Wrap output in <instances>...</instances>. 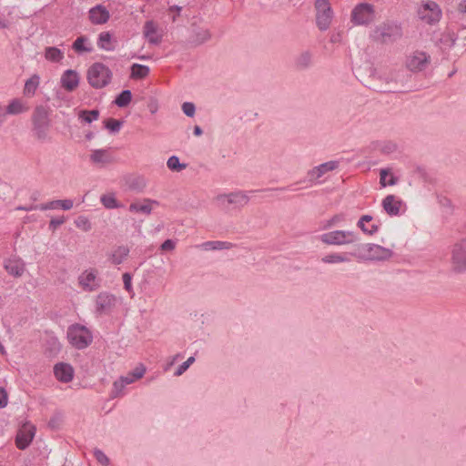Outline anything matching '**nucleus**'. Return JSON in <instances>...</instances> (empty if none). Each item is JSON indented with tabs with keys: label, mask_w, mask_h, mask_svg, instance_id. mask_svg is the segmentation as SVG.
<instances>
[{
	"label": "nucleus",
	"mask_w": 466,
	"mask_h": 466,
	"mask_svg": "<svg viewBox=\"0 0 466 466\" xmlns=\"http://www.w3.org/2000/svg\"><path fill=\"white\" fill-rule=\"evenodd\" d=\"M79 75L76 70L67 69L61 76V86L68 92L74 91L79 85Z\"/></svg>",
	"instance_id": "nucleus-16"
},
{
	"label": "nucleus",
	"mask_w": 466,
	"mask_h": 466,
	"mask_svg": "<svg viewBox=\"0 0 466 466\" xmlns=\"http://www.w3.org/2000/svg\"><path fill=\"white\" fill-rule=\"evenodd\" d=\"M54 374L59 381L67 383L74 378V369L68 363H56L54 367Z\"/></svg>",
	"instance_id": "nucleus-18"
},
{
	"label": "nucleus",
	"mask_w": 466,
	"mask_h": 466,
	"mask_svg": "<svg viewBox=\"0 0 466 466\" xmlns=\"http://www.w3.org/2000/svg\"><path fill=\"white\" fill-rule=\"evenodd\" d=\"M112 71L103 63H94L87 70V81L96 89L106 86L112 79Z\"/></svg>",
	"instance_id": "nucleus-5"
},
{
	"label": "nucleus",
	"mask_w": 466,
	"mask_h": 466,
	"mask_svg": "<svg viewBox=\"0 0 466 466\" xmlns=\"http://www.w3.org/2000/svg\"><path fill=\"white\" fill-rule=\"evenodd\" d=\"M458 10L461 13H466V1H463V2L459 4Z\"/></svg>",
	"instance_id": "nucleus-62"
},
{
	"label": "nucleus",
	"mask_w": 466,
	"mask_h": 466,
	"mask_svg": "<svg viewBox=\"0 0 466 466\" xmlns=\"http://www.w3.org/2000/svg\"><path fill=\"white\" fill-rule=\"evenodd\" d=\"M132 100V93L129 89H125L121 91L115 98V104L118 107H126L127 106Z\"/></svg>",
	"instance_id": "nucleus-34"
},
{
	"label": "nucleus",
	"mask_w": 466,
	"mask_h": 466,
	"mask_svg": "<svg viewBox=\"0 0 466 466\" xmlns=\"http://www.w3.org/2000/svg\"><path fill=\"white\" fill-rule=\"evenodd\" d=\"M345 220V216L343 214L334 215L327 223V228L337 225Z\"/></svg>",
	"instance_id": "nucleus-53"
},
{
	"label": "nucleus",
	"mask_w": 466,
	"mask_h": 466,
	"mask_svg": "<svg viewBox=\"0 0 466 466\" xmlns=\"http://www.w3.org/2000/svg\"><path fill=\"white\" fill-rule=\"evenodd\" d=\"M76 227L84 230L85 232H87L91 230L92 226L88 218L85 216H79L75 220Z\"/></svg>",
	"instance_id": "nucleus-44"
},
{
	"label": "nucleus",
	"mask_w": 466,
	"mask_h": 466,
	"mask_svg": "<svg viewBox=\"0 0 466 466\" xmlns=\"http://www.w3.org/2000/svg\"><path fill=\"white\" fill-rule=\"evenodd\" d=\"M397 182H398L397 177H393V176H392V177H391L387 181V186H394V185H396V184H397Z\"/></svg>",
	"instance_id": "nucleus-64"
},
{
	"label": "nucleus",
	"mask_w": 466,
	"mask_h": 466,
	"mask_svg": "<svg viewBox=\"0 0 466 466\" xmlns=\"http://www.w3.org/2000/svg\"><path fill=\"white\" fill-rule=\"evenodd\" d=\"M25 110L21 100L15 98L13 99L5 108V114L18 115Z\"/></svg>",
	"instance_id": "nucleus-39"
},
{
	"label": "nucleus",
	"mask_w": 466,
	"mask_h": 466,
	"mask_svg": "<svg viewBox=\"0 0 466 466\" xmlns=\"http://www.w3.org/2000/svg\"><path fill=\"white\" fill-rule=\"evenodd\" d=\"M35 435V428L28 431H19L15 438V445L19 450L26 449L32 442Z\"/></svg>",
	"instance_id": "nucleus-21"
},
{
	"label": "nucleus",
	"mask_w": 466,
	"mask_h": 466,
	"mask_svg": "<svg viewBox=\"0 0 466 466\" xmlns=\"http://www.w3.org/2000/svg\"><path fill=\"white\" fill-rule=\"evenodd\" d=\"M389 174V171L387 169H381L380 170V183L382 187H386L387 186V181H386V177L388 176Z\"/></svg>",
	"instance_id": "nucleus-59"
},
{
	"label": "nucleus",
	"mask_w": 466,
	"mask_h": 466,
	"mask_svg": "<svg viewBox=\"0 0 466 466\" xmlns=\"http://www.w3.org/2000/svg\"><path fill=\"white\" fill-rule=\"evenodd\" d=\"M127 384L119 378L113 383L112 397L116 398L119 396Z\"/></svg>",
	"instance_id": "nucleus-45"
},
{
	"label": "nucleus",
	"mask_w": 466,
	"mask_h": 466,
	"mask_svg": "<svg viewBox=\"0 0 466 466\" xmlns=\"http://www.w3.org/2000/svg\"><path fill=\"white\" fill-rule=\"evenodd\" d=\"M88 38L85 35H81L75 40V42L72 45V48L78 54L84 52L89 53L92 51V47L86 46Z\"/></svg>",
	"instance_id": "nucleus-36"
},
{
	"label": "nucleus",
	"mask_w": 466,
	"mask_h": 466,
	"mask_svg": "<svg viewBox=\"0 0 466 466\" xmlns=\"http://www.w3.org/2000/svg\"><path fill=\"white\" fill-rule=\"evenodd\" d=\"M66 336L69 343L77 350L87 348L93 341L92 332L78 323L68 327Z\"/></svg>",
	"instance_id": "nucleus-4"
},
{
	"label": "nucleus",
	"mask_w": 466,
	"mask_h": 466,
	"mask_svg": "<svg viewBox=\"0 0 466 466\" xmlns=\"http://www.w3.org/2000/svg\"><path fill=\"white\" fill-rule=\"evenodd\" d=\"M129 189L142 192L147 187V179L143 176H135L127 180Z\"/></svg>",
	"instance_id": "nucleus-29"
},
{
	"label": "nucleus",
	"mask_w": 466,
	"mask_h": 466,
	"mask_svg": "<svg viewBox=\"0 0 466 466\" xmlns=\"http://www.w3.org/2000/svg\"><path fill=\"white\" fill-rule=\"evenodd\" d=\"M401 204L402 201L400 199H397L394 195H388L382 200V208L390 217L398 216L400 214Z\"/></svg>",
	"instance_id": "nucleus-20"
},
{
	"label": "nucleus",
	"mask_w": 466,
	"mask_h": 466,
	"mask_svg": "<svg viewBox=\"0 0 466 466\" xmlns=\"http://www.w3.org/2000/svg\"><path fill=\"white\" fill-rule=\"evenodd\" d=\"M312 64V54L309 51H304L295 58V67L298 70H306Z\"/></svg>",
	"instance_id": "nucleus-24"
},
{
	"label": "nucleus",
	"mask_w": 466,
	"mask_h": 466,
	"mask_svg": "<svg viewBox=\"0 0 466 466\" xmlns=\"http://www.w3.org/2000/svg\"><path fill=\"white\" fill-rule=\"evenodd\" d=\"M375 18V7L369 3L358 4L351 11L350 20L357 25H367Z\"/></svg>",
	"instance_id": "nucleus-7"
},
{
	"label": "nucleus",
	"mask_w": 466,
	"mask_h": 466,
	"mask_svg": "<svg viewBox=\"0 0 466 466\" xmlns=\"http://www.w3.org/2000/svg\"><path fill=\"white\" fill-rule=\"evenodd\" d=\"M96 269L84 271L78 278L80 286L86 290H95L99 286L96 282Z\"/></svg>",
	"instance_id": "nucleus-19"
},
{
	"label": "nucleus",
	"mask_w": 466,
	"mask_h": 466,
	"mask_svg": "<svg viewBox=\"0 0 466 466\" xmlns=\"http://www.w3.org/2000/svg\"><path fill=\"white\" fill-rule=\"evenodd\" d=\"M175 248H176V242L172 239L165 240L160 246V249L162 251H170V250H173Z\"/></svg>",
	"instance_id": "nucleus-54"
},
{
	"label": "nucleus",
	"mask_w": 466,
	"mask_h": 466,
	"mask_svg": "<svg viewBox=\"0 0 466 466\" xmlns=\"http://www.w3.org/2000/svg\"><path fill=\"white\" fill-rule=\"evenodd\" d=\"M66 221L65 217H57L51 218L49 222V229L55 231L59 226L64 224Z\"/></svg>",
	"instance_id": "nucleus-50"
},
{
	"label": "nucleus",
	"mask_w": 466,
	"mask_h": 466,
	"mask_svg": "<svg viewBox=\"0 0 466 466\" xmlns=\"http://www.w3.org/2000/svg\"><path fill=\"white\" fill-rule=\"evenodd\" d=\"M97 46L106 51H113L115 45L112 42V35L109 32H102L98 35Z\"/></svg>",
	"instance_id": "nucleus-27"
},
{
	"label": "nucleus",
	"mask_w": 466,
	"mask_h": 466,
	"mask_svg": "<svg viewBox=\"0 0 466 466\" xmlns=\"http://www.w3.org/2000/svg\"><path fill=\"white\" fill-rule=\"evenodd\" d=\"M149 72L150 69L147 66L133 64L131 66L130 77L132 79H144L148 76Z\"/></svg>",
	"instance_id": "nucleus-28"
},
{
	"label": "nucleus",
	"mask_w": 466,
	"mask_h": 466,
	"mask_svg": "<svg viewBox=\"0 0 466 466\" xmlns=\"http://www.w3.org/2000/svg\"><path fill=\"white\" fill-rule=\"evenodd\" d=\"M7 405V393L4 388L0 387V409Z\"/></svg>",
	"instance_id": "nucleus-57"
},
{
	"label": "nucleus",
	"mask_w": 466,
	"mask_h": 466,
	"mask_svg": "<svg viewBox=\"0 0 466 466\" xmlns=\"http://www.w3.org/2000/svg\"><path fill=\"white\" fill-rule=\"evenodd\" d=\"M372 219H373L372 216H370V215H363V216L360 217V218L357 222V226L360 228H364V223L370 222Z\"/></svg>",
	"instance_id": "nucleus-58"
},
{
	"label": "nucleus",
	"mask_w": 466,
	"mask_h": 466,
	"mask_svg": "<svg viewBox=\"0 0 466 466\" xmlns=\"http://www.w3.org/2000/svg\"><path fill=\"white\" fill-rule=\"evenodd\" d=\"M401 35V30L394 25L383 24L377 26L372 32L373 40L380 43L395 41Z\"/></svg>",
	"instance_id": "nucleus-9"
},
{
	"label": "nucleus",
	"mask_w": 466,
	"mask_h": 466,
	"mask_svg": "<svg viewBox=\"0 0 466 466\" xmlns=\"http://www.w3.org/2000/svg\"><path fill=\"white\" fill-rule=\"evenodd\" d=\"M319 238L326 245L342 246L358 242L360 236L351 230H334L322 234Z\"/></svg>",
	"instance_id": "nucleus-6"
},
{
	"label": "nucleus",
	"mask_w": 466,
	"mask_h": 466,
	"mask_svg": "<svg viewBox=\"0 0 466 466\" xmlns=\"http://www.w3.org/2000/svg\"><path fill=\"white\" fill-rule=\"evenodd\" d=\"M211 38V34L207 28H195L191 36V41L195 45H201Z\"/></svg>",
	"instance_id": "nucleus-25"
},
{
	"label": "nucleus",
	"mask_w": 466,
	"mask_h": 466,
	"mask_svg": "<svg viewBox=\"0 0 466 466\" xmlns=\"http://www.w3.org/2000/svg\"><path fill=\"white\" fill-rule=\"evenodd\" d=\"M361 231L369 236H372L379 230V226L377 224H371L369 228H360Z\"/></svg>",
	"instance_id": "nucleus-56"
},
{
	"label": "nucleus",
	"mask_w": 466,
	"mask_h": 466,
	"mask_svg": "<svg viewBox=\"0 0 466 466\" xmlns=\"http://www.w3.org/2000/svg\"><path fill=\"white\" fill-rule=\"evenodd\" d=\"M139 204L137 203H132L130 206H129V210L131 212H139Z\"/></svg>",
	"instance_id": "nucleus-63"
},
{
	"label": "nucleus",
	"mask_w": 466,
	"mask_h": 466,
	"mask_svg": "<svg viewBox=\"0 0 466 466\" xmlns=\"http://www.w3.org/2000/svg\"><path fill=\"white\" fill-rule=\"evenodd\" d=\"M368 247H369V243L356 244L353 247V250L351 252H350V255L360 259V260H367Z\"/></svg>",
	"instance_id": "nucleus-33"
},
{
	"label": "nucleus",
	"mask_w": 466,
	"mask_h": 466,
	"mask_svg": "<svg viewBox=\"0 0 466 466\" xmlns=\"http://www.w3.org/2000/svg\"><path fill=\"white\" fill-rule=\"evenodd\" d=\"M182 111L187 116L192 117L196 112V106L191 102H185L182 105Z\"/></svg>",
	"instance_id": "nucleus-48"
},
{
	"label": "nucleus",
	"mask_w": 466,
	"mask_h": 466,
	"mask_svg": "<svg viewBox=\"0 0 466 466\" xmlns=\"http://www.w3.org/2000/svg\"><path fill=\"white\" fill-rule=\"evenodd\" d=\"M5 269L15 278L21 277L25 271V263L18 257H13L5 261Z\"/></svg>",
	"instance_id": "nucleus-13"
},
{
	"label": "nucleus",
	"mask_w": 466,
	"mask_h": 466,
	"mask_svg": "<svg viewBox=\"0 0 466 466\" xmlns=\"http://www.w3.org/2000/svg\"><path fill=\"white\" fill-rule=\"evenodd\" d=\"M38 207L39 205L20 206L17 208V209L25 211L39 210Z\"/></svg>",
	"instance_id": "nucleus-60"
},
{
	"label": "nucleus",
	"mask_w": 466,
	"mask_h": 466,
	"mask_svg": "<svg viewBox=\"0 0 466 466\" xmlns=\"http://www.w3.org/2000/svg\"><path fill=\"white\" fill-rule=\"evenodd\" d=\"M392 256V251L382 246L369 243L367 260H385Z\"/></svg>",
	"instance_id": "nucleus-15"
},
{
	"label": "nucleus",
	"mask_w": 466,
	"mask_h": 466,
	"mask_svg": "<svg viewBox=\"0 0 466 466\" xmlns=\"http://www.w3.org/2000/svg\"><path fill=\"white\" fill-rule=\"evenodd\" d=\"M456 40V35L453 32L447 30L441 35L439 42L445 47H451L455 45Z\"/></svg>",
	"instance_id": "nucleus-38"
},
{
	"label": "nucleus",
	"mask_w": 466,
	"mask_h": 466,
	"mask_svg": "<svg viewBox=\"0 0 466 466\" xmlns=\"http://www.w3.org/2000/svg\"><path fill=\"white\" fill-rule=\"evenodd\" d=\"M321 261L325 264H336L342 262H350V258L346 254L331 253L322 257Z\"/></svg>",
	"instance_id": "nucleus-31"
},
{
	"label": "nucleus",
	"mask_w": 466,
	"mask_h": 466,
	"mask_svg": "<svg viewBox=\"0 0 466 466\" xmlns=\"http://www.w3.org/2000/svg\"><path fill=\"white\" fill-rule=\"evenodd\" d=\"M90 159L94 163H106L108 162L107 152L105 149H96L90 156Z\"/></svg>",
	"instance_id": "nucleus-43"
},
{
	"label": "nucleus",
	"mask_w": 466,
	"mask_h": 466,
	"mask_svg": "<svg viewBox=\"0 0 466 466\" xmlns=\"http://www.w3.org/2000/svg\"><path fill=\"white\" fill-rule=\"evenodd\" d=\"M167 167L173 172H180L187 167V164L181 163L178 157L171 156L167 161Z\"/></svg>",
	"instance_id": "nucleus-40"
},
{
	"label": "nucleus",
	"mask_w": 466,
	"mask_h": 466,
	"mask_svg": "<svg viewBox=\"0 0 466 466\" xmlns=\"http://www.w3.org/2000/svg\"><path fill=\"white\" fill-rule=\"evenodd\" d=\"M144 34L148 42L158 45L161 42V36L157 35V27L153 21H147L144 25Z\"/></svg>",
	"instance_id": "nucleus-23"
},
{
	"label": "nucleus",
	"mask_w": 466,
	"mask_h": 466,
	"mask_svg": "<svg viewBox=\"0 0 466 466\" xmlns=\"http://www.w3.org/2000/svg\"><path fill=\"white\" fill-rule=\"evenodd\" d=\"M201 246L205 250H218L228 249L232 247V244L226 241H207Z\"/></svg>",
	"instance_id": "nucleus-37"
},
{
	"label": "nucleus",
	"mask_w": 466,
	"mask_h": 466,
	"mask_svg": "<svg viewBox=\"0 0 466 466\" xmlns=\"http://www.w3.org/2000/svg\"><path fill=\"white\" fill-rule=\"evenodd\" d=\"M94 455L98 462H100L102 465L106 466L109 463V459L107 456L100 450L96 449L94 451Z\"/></svg>",
	"instance_id": "nucleus-49"
},
{
	"label": "nucleus",
	"mask_w": 466,
	"mask_h": 466,
	"mask_svg": "<svg viewBox=\"0 0 466 466\" xmlns=\"http://www.w3.org/2000/svg\"><path fill=\"white\" fill-rule=\"evenodd\" d=\"M123 121L115 118H107L104 121L105 127L111 133H118L123 126Z\"/></svg>",
	"instance_id": "nucleus-42"
},
{
	"label": "nucleus",
	"mask_w": 466,
	"mask_h": 466,
	"mask_svg": "<svg viewBox=\"0 0 466 466\" xmlns=\"http://www.w3.org/2000/svg\"><path fill=\"white\" fill-rule=\"evenodd\" d=\"M39 86V76L37 75H34L29 79L25 81L24 87V94L27 96H31L35 95L37 87Z\"/></svg>",
	"instance_id": "nucleus-32"
},
{
	"label": "nucleus",
	"mask_w": 466,
	"mask_h": 466,
	"mask_svg": "<svg viewBox=\"0 0 466 466\" xmlns=\"http://www.w3.org/2000/svg\"><path fill=\"white\" fill-rule=\"evenodd\" d=\"M45 58L53 63H58L64 58V53L57 47L48 46L45 49Z\"/></svg>",
	"instance_id": "nucleus-30"
},
{
	"label": "nucleus",
	"mask_w": 466,
	"mask_h": 466,
	"mask_svg": "<svg viewBox=\"0 0 466 466\" xmlns=\"http://www.w3.org/2000/svg\"><path fill=\"white\" fill-rule=\"evenodd\" d=\"M32 131L35 137L40 141L48 139V133L51 128L49 108L45 106H37L32 114Z\"/></svg>",
	"instance_id": "nucleus-2"
},
{
	"label": "nucleus",
	"mask_w": 466,
	"mask_h": 466,
	"mask_svg": "<svg viewBox=\"0 0 466 466\" xmlns=\"http://www.w3.org/2000/svg\"><path fill=\"white\" fill-rule=\"evenodd\" d=\"M109 18V11L102 5H96L89 10V19L94 25L106 24Z\"/></svg>",
	"instance_id": "nucleus-17"
},
{
	"label": "nucleus",
	"mask_w": 466,
	"mask_h": 466,
	"mask_svg": "<svg viewBox=\"0 0 466 466\" xmlns=\"http://www.w3.org/2000/svg\"><path fill=\"white\" fill-rule=\"evenodd\" d=\"M123 282H124V288L127 292L132 291V276L130 273L126 272L122 276Z\"/></svg>",
	"instance_id": "nucleus-51"
},
{
	"label": "nucleus",
	"mask_w": 466,
	"mask_h": 466,
	"mask_svg": "<svg viewBox=\"0 0 466 466\" xmlns=\"http://www.w3.org/2000/svg\"><path fill=\"white\" fill-rule=\"evenodd\" d=\"M78 119L84 121L85 123L90 124L93 121H96L99 117V111L97 109L93 110H80L77 114Z\"/></svg>",
	"instance_id": "nucleus-35"
},
{
	"label": "nucleus",
	"mask_w": 466,
	"mask_h": 466,
	"mask_svg": "<svg viewBox=\"0 0 466 466\" xmlns=\"http://www.w3.org/2000/svg\"><path fill=\"white\" fill-rule=\"evenodd\" d=\"M289 187H276V188H264L257 190H237L229 192L228 194L218 195L216 200L219 207L225 210L240 209L244 208L250 200L248 194H252L259 191H285L288 190Z\"/></svg>",
	"instance_id": "nucleus-1"
},
{
	"label": "nucleus",
	"mask_w": 466,
	"mask_h": 466,
	"mask_svg": "<svg viewBox=\"0 0 466 466\" xmlns=\"http://www.w3.org/2000/svg\"><path fill=\"white\" fill-rule=\"evenodd\" d=\"M450 265L453 273H466V237L458 238L450 246Z\"/></svg>",
	"instance_id": "nucleus-3"
},
{
	"label": "nucleus",
	"mask_w": 466,
	"mask_h": 466,
	"mask_svg": "<svg viewBox=\"0 0 466 466\" xmlns=\"http://www.w3.org/2000/svg\"><path fill=\"white\" fill-rule=\"evenodd\" d=\"M315 8L316 23L319 30L325 31L329 28L332 20V9L329 0H316Z\"/></svg>",
	"instance_id": "nucleus-8"
},
{
	"label": "nucleus",
	"mask_w": 466,
	"mask_h": 466,
	"mask_svg": "<svg viewBox=\"0 0 466 466\" xmlns=\"http://www.w3.org/2000/svg\"><path fill=\"white\" fill-rule=\"evenodd\" d=\"M58 207L64 210H69L73 208V201L71 199H58Z\"/></svg>",
	"instance_id": "nucleus-55"
},
{
	"label": "nucleus",
	"mask_w": 466,
	"mask_h": 466,
	"mask_svg": "<svg viewBox=\"0 0 466 466\" xmlns=\"http://www.w3.org/2000/svg\"><path fill=\"white\" fill-rule=\"evenodd\" d=\"M145 204L139 205V212L145 213L147 215H149L152 211V208L150 204L158 205V202L157 200H152L149 198L144 199Z\"/></svg>",
	"instance_id": "nucleus-47"
},
{
	"label": "nucleus",
	"mask_w": 466,
	"mask_h": 466,
	"mask_svg": "<svg viewBox=\"0 0 466 466\" xmlns=\"http://www.w3.org/2000/svg\"><path fill=\"white\" fill-rule=\"evenodd\" d=\"M431 64V56L423 51H415L407 57L406 66L411 72H421Z\"/></svg>",
	"instance_id": "nucleus-11"
},
{
	"label": "nucleus",
	"mask_w": 466,
	"mask_h": 466,
	"mask_svg": "<svg viewBox=\"0 0 466 466\" xmlns=\"http://www.w3.org/2000/svg\"><path fill=\"white\" fill-rule=\"evenodd\" d=\"M130 252V249L127 246H118L116 247L110 255V261L114 265H119L127 259Z\"/></svg>",
	"instance_id": "nucleus-22"
},
{
	"label": "nucleus",
	"mask_w": 466,
	"mask_h": 466,
	"mask_svg": "<svg viewBox=\"0 0 466 466\" xmlns=\"http://www.w3.org/2000/svg\"><path fill=\"white\" fill-rule=\"evenodd\" d=\"M100 201L106 208L112 209L119 207L114 194H105L100 198Z\"/></svg>",
	"instance_id": "nucleus-41"
},
{
	"label": "nucleus",
	"mask_w": 466,
	"mask_h": 466,
	"mask_svg": "<svg viewBox=\"0 0 466 466\" xmlns=\"http://www.w3.org/2000/svg\"><path fill=\"white\" fill-rule=\"evenodd\" d=\"M39 210H48V209H56L59 208L58 207V199L57 200H52L47 203L40 204L39 205Z\"/></svg>",
	"instance_id": "nucleus-52"
},
{
	"label": "nucleus",
	"mask_w": 466,
	"mask_h": 466,
	"mask_svg": "<svg viewBox=\"0 0 466 466\" xmlns=\"http://www.w3.org/2000/svg\"><path fill=\"white\" fill-rule=\"evenodd\" d=\"M193 133L195 136L199 137L202 135L203 130L199 126H195Z\"/></svg>",
	"instance_id": "nucleus-61"
},
{
	"label": "nucleus",
	"mask_w": 466,
	"mask_h": 466,
	"mask_svg": "<svg viewBox=\"0 0 466 466\" xmlns=\"http://www.w3.org/2000/svg\"><path fill=\"white\" fill-rule=\"evenodd\" d=\"M339 167V161L331 160L313 167L308 172V177L310 182L320 178L328 171H332Z\"/></svg>",
	"instance_id": "nucleus-14"
},
{
	"label": "nucleus",
	"mask_w": 466,
	"mask_h": 466,
	"mask_svg": "<svg viewBox=\"0 0 466 466\" xmlns=\"http://www.w3.org/2000/svg\"><path fill=\"white\" fill-rule=\"evenodd\" d=\"M419 17L429 25L436 24L441 17V10L434 1H427L418 10Z\"/></svg>",
	"instance_id": "nucleus-10"
},
{
	"label": "nucleus",
	"mask_w": 466,
	"mask_h": 466,
	"mask_svg": "<svg viewBox=\"0 0 466 466\" xmlns=\"http://www.w3.org/2000/svg\"><path fill=\"white\" fill-rule=\"evenodd\" d=\"M116 297L112 294L103 292L97 295L96 299V310L98 314H106L115 306Z\"/></svg>",
	"instance_id": "nucleus-12"
},
{
	"label": "nucleus",
	"mask_w": 466,
	"mask_h": 466,
	"mask_svg": "<svg viewBox=\"0 0 466 466\" xmlns=\"http://www.w3.org/2000/svg\"><path fill=\"white\" fill-rule=\"evenodd\" d=\"M195 361L194 357H189L186 361H184L175 371V376H181Z\"/></svg>",
	"instance_id": "nucleus-46"
},
{
	"label": "nucleus",
	"mask_w": 466,
	"mask_h": 466,
	"mask_svg": "<svg viewBox=\"0 0 466 466\" xmlns=\"http://www.w3.org/2000/svg\"><path fill=\"white\" fill-rule=\"evenodd\" d=\"M146 368L143 364L137 365L131 372L126 376H121L120 379L127 384H131L136 380H138L144 376Z\"/></svg>",
	"instance_id": "nucleus-26"
}]
</instances>
